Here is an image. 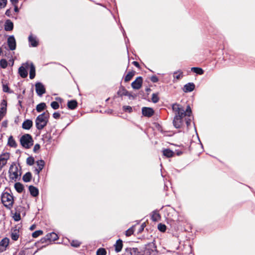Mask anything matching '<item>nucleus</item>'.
Returning a JSON list of instances; mask_svg holds the SVG:
<instances>
[{"mask_svg": "<svg viewBox=\"0 0 255 255\" xmlns=\"http://www.w3.org/2000/svg\"><path fill=\"white\" fill-rule=\"evenodd\" d=\"M150 80L153 83H156L158 81V78L156 76L153 75L151 77Z\"/></svg>", "mask_w": 255, "mask_h": 255, "instance_id": "48", "label": "nucleus"}, {"mask_svg": "<svg viewBox=\"0 0 255 255\" xmlns=\"http://www.w3.org/2000/svg\"><path fill=\"white\" fill-rule=\"evenodd\" d=\"M30 71H29V78L33 79L35 76V67L32 63L29 64Z\"/></svg>", "mask_w": 255, "mask_h": 255, "instance_id": "21", "label": "nucleus"}, {"mask_svg": "<svg viewBox=\"0 0 255 255\" xmlns=\"http://www.w3.org/2000/svg\"><path fill=\"white\" fill-rule=\"evenodd\" d=\"M6 163V160H0V169H1Z\"/></svg>", "mask_w": 255, "mask_h": 255, "instance_id": "53", "label": "nucleus"}, {"mask_svg": "<svg viewBox=\"0 0 255 255\" xmlns=\"http://www.w3.org/2000/svg\"><path fill=\"white\" fill-rule=\"evenodd\" d=\"M40 145L39 144H36L33 147V151L36 152L40 149Z\"/></svg>", "mask_w": 255, "mask_h": 255, "instance_id": "51", "label": "nucleus"}, {"mask_svg": "<svg viewBox=\"0 0 255 255\" xmlns=\"http://www.w3.org/2000/svg\"><path fill=\"white\" fill-rule=\"evenodd\" d=\"M13 218L15 221H18L20 220V215L19 213H15Z\"/></svg>", "mask_w": 255, "mask_h": 255, "instance_id": "47", "label": "nucleus"}, {"mask_svg": "<svg viewBox=\"0 0 255 255\" xmlns=\"http://www.w3.org/2000/svg\"><path fill=\"white\" fill-rule=\"evenodd\" d=\"M9 177L16 181L21 174V168L18 164H12L9 169Z\"/></svg>", "mask_w": 255, "mask_h": 255, "instance_id": "3", "label": "nucleus"}, {"mask_svg": "<svg viewBox=\"0 0 255 255\" xmlns=\"http://www.w3.org/2000/svg\"><path fill=\"white\" fill-rule=\"evenodd\" d=\"M71 245L74 247H78L81 245V243L78 241L75 240L71 242Z\"/></svg>", "mask_w": 255, "mask_h": 255, "instance_id": "44", "label": "nucleus"}, {"mask_svg": "<svg viewBox=\"0 0 255 255\" xmlns=\"http://www.w3.org/2000/svg\"><path fill=\"white\" fill-rule=\"evenodd\" d=\"M191 71L197 74L202 75L204 74V70L199 67H192Z\"/></svg>", "mask_w": 255, "mask_h": 255, "instance_id": "29", "label": "nucleus"}, {"mask_svg": "<svg viewBox=\"0 0 255 255\" xmlns=\"http://www.w3.org/2000/svg\"><path fill=\"white\" fill-rule=\"evenodd\" d=\"M158 229L160 231L164 232L165 231V230L166 229V227L165 225L162 224H159L158 225Z\"/></svg>", "mask_w": 255, "mask_h": 255, "instance_id": "41", "label": "nucleus"}, {"mask_svg": "<svg viewBox=\"0 0 255 255\" xmlns=\"http://www.w3.org/2000/svg\"><path fill=\"white\" fill-rule=\"evenodd\" d=\"M7 44L9 50L13 51L16 49V40L13 35H10L8 37Z\"/></svg>", "mask_w": 255, "mask_h": 255, "instance_id": "9", "label": "nucleus"}, {"mask_svg": "<svg viewBox=\"0 0 255 255\" xmlns=\"http://www.w3.org/2000/svg\"><path fill=\"white\" fill-rule=\"evenodd\" d=\"M172 108L175 114L174 117L183 118L186 117L185 111L181 105L175 103L172 105Z\"/></svg>", "mask_w": 255, "mask_h": 255, "instance_id": "6", "label": "nucleus"}, {"mask_svg": "<svg viewBox=\"0 0 255 255\" xmlns=\"http://www.w3.org/2000/svg\"><path fill=\"white\" fill-rule=\"evenodd\" d=\"M159 97L158 93H153L152 94L151 100L154 103H157L159 101Z\"/></svg>", "mask_w": 255, "mask_h": 255, "instance_id": "34", "label": "nucleus"}, {"mask_svg": "<svg viewBox=\"0 0 255 255\" xmlns=\"http://www.w3.org/2000/svg\"><path fill=\"white\" fill-rule=\"evenodd\" d=\"M191 113H192L191 109L190 107L188 105V106H187L186 111H185L186 117L187 116V117H190Z\"/></svg>", "mask_w": 255, "mask_h": 255, "instance_id": "42", "label": "nucleus"}, {"mask_svg": "<svg viewBox=\"0 0 255 255\" xmlns=\"http://www.w3.org/2000/svg\"><path fill=\"white\" fill-rule=\"evenodd\" d=\"M11 10L9 9H8L6 10L5 14L6 15L9 17L11 15Z\"/></svg>", "mask_w": 255, "mask_h": 255, "instance_id": "54", "label": "nucleus"}, {"mask_svg": "<svg viewBox=\"0 0 255 255\" xmlns=\"http://www.w3.org/2000/svg\"><path fill=\"white\" fill-rule=\"evenodd\" d=\"M7 144L8 145L12 147H16L17 144L12 136L11 135L8 137Z\"/></svg>", "mask_w": 255, "mask_h": 255, "instance_id": "26", "label": "nucleus"}, {"mask_svg": "<svg viewBox=\"0 0 255 255\" xmlns=\"http://www.w3.org/2000/svg\"><path fill=\"white\" fill-rule=\"evenodd\" d=\"M142 83V77H138L133 82H132L131 85L133 89L138 90L141 88Z\"/></svg>", "mask_w": 255, "mask_h": 255, "instance_id": "11", "label": "nucleus"}, {"mask_svg": "<svg viewBox=\"0 0 255 255\" xmlns=\"http://www.w3.org/2000/svg\"><path fill=\"white\" fill-rule=\"evenodd\" d=\"M9 55H10V53L9 52L8 53H7V52H5V53L4 54V55L5 56H7L8 57H9Z\"/></svg>", "mask_w": 255, "mask_h": 255, "instance_id": "61", "label": "nucleus"}, {"mask_svg": "<svg viewBox=\"0 0 255 255\" xmlns=\"http://www.w3.org/2000/svg\"><path fill=\"white\" fill-rule=\"evenodd\" d=\"M4 27L5 31H11L13 28V23L10 20L7 19L5 21Z\"/></svg>", "mask_w": 255, "mask_h": 255, "instance_id": "17", "label": "nucleus"}, {"mask_svg": "<svg viewBox=\"0 0 255 255\" xmlns=\"http://www.w3.org/2000/svg\"><path fill=\"white\" fill-rule=\"evenodd\" d=\"M7 103L4 100H3L1 103V108H0V115L4 116L6 113Z\"/></svg>", "mask_w": 255, "mask_h": 255, "instance_id": "19", "label": "nucleus"}, {"mask_svg": "<svg viewBox=\"0 0 255 255\" xmlns=\"http://www.w3.org/2000/svg\"><path fill=\"white\" fill-rule=\"evenodd\" d=\"M14 188L15 189V190L18 192V193H21L22 192V191H23V185L19 183V182H17V183H16L14 185Z\"/></svg>", "mask_w": 255, "mask_h": 255, "instance_id": "31", "label": "nucleus"}, {"mask_svg": "<svg viewBox=\"0 0 255 255\" xmlns=\"http://www.w3.org/2000/svg\"><path fill=\"white\" fill-rule=\"evenodd\" d=\"M29 190L30 194L33 197H36L38 195V190L37 188L33 186H30L29 187Z\"/></svg>", "mask_w": 255, "mask_h": 255, "instance_id": "22", "label": "nucleus"}, {"mask_svg": "<svg viewBox=\"0 0 255 255\" xmlns=\"http://www.w3.org/2000/svg\"><path fill=\"white\" fill-rule=\"evenodd\" d=\"M12 4L15 5L17 2L18 0H10Z\"/></svg>", "mask_w": 255, "mask_h": 255, "instance_id": "57", "label": "nucleus"}, {"mask_svg": "<svg viewBox=\"0 0 255 255\" xmlns=\"http://www.w3.org/2000/svg\"><path fill=\"white\" fill-rule=\"evenodd\" d=\"M182 118L174 117L173 121L174 127L176 128H180L183 124Z\"/></svg>", "mask_w": 255, "mask_h": 255, "instance_id": "13", "label": "nucleus"}, {"mask_svg": "<svg viewBox=\"0 0 255 255\" xmlns=\"http://www.w3.org/2000/svg\"><path fill=\"white\" fill-rule=\"evenodd\" d=\"M11 238L14 241H17L19 238V231L14 230L11 233Z\"/></svg>", "mask_w": 255, "mask_h": 255, "instance_id": "32", "label": "nucleus"}, {"mask_svg": "<svg viewBox=\"0 0 255 255\" xmlns=\"http://www.w3.org/2000/svg\"><path fill=\"white\" fill-rule=\"evenodd\" d=\"M60 114L58 112H55L53 114V117L55 119H58L60 118Z\"/></svg>", "mask_w": 255, "mask_h": 255, "instance_id": "52", "label": "nucleus"}, {"mask_svg": "<svg viewBox=\"0 0 255 255\" xmlns=\"http://www.w3.org/2000/svg\"><path fill=\"white\" fill-rule=\"evenodd\" d=\"M28 41L29 43V46L36 47L38 44V41L37 40L36 37L30 34L28 37Z\"/></svg>", "mask_w": 255, "mask_h": 255, "instance_id": "14", "label": "nucleus"}, {"mask_svg": "<svg viewBox=\"0 0 255 255\" xmlns=\"http://www.w3.org/2000/svg\"><path fill=\"white\" fill-rule=\"evenodd\" d=\"M146 91V92H148V91H151V89L149 88H147L146 89H145Z\"/></svg>", "mask_w": 255, "mask_h": 255, "instance_id": "64", "label": "nucleus"}, {"mask_svg": "<svg viewBox=\"0 0 255 255\" xmlns=\"http://www.w3.org/2000/svg\"><path fill=\"white\" fill-rule=\"evenodd\" d=\"M43 234V231L41 230H37L33 232L32 234V236L33 238H37L40 235H42Z\"/></svg>", "mask_w": 255, "mask_h": 255, "instance_id": "37", "label": "nucleus"}, {"mask_svg": "<svg viewBox=\"0 0 255 255\" xmlns=\"http://www.w3.org/2000/svg\"><path fill=\"white\" fill-rule=\"evenodd\" d=\"M35 228V225H33L30 227V230H33Z\"/></svg>", "mask_w": 255, "mask_h": 255, "instance_id": "59", "label": "nucleus"}, {"mask_svg": "<svg viewBox=\"0 0 255 255\" xmlns=\"http://www.w3.org/2000/svg\"><path fill=\"white\" fill-rule=\"evenodd\" d=\"M31 179V174L30 172H27L23 176V180L24 182H27L30 181Z\"/></svg>", "mask_w": 255, "mask_h": 255, "instance_id": "33", "label": "nucleus"}, {"mask_svg": "<svg viewBox=\"0 0 255 255\" xmlns=\"http://www.w3.org/2000/svg\"><path fill=\"white\" fill-rule=\"evenodd\" d=\"M49 118L48 111L43 113L37 116L35 120V125L38 130L42 129L47 124Z\"/></svg>", "mask_w": 255, "mask_h": 255, "instance_id": "2", "label": "nucleus"}, {"mask_svg": "<svg viewBox=\"0 0 255 255\" xmlns=\"http://www.w3.org/2000/svg\"><path fill=\"white\" fill-rule=\"evenodd\" d=\"M0 66L2 68H6L7 66V62L5 59H2L0 60Z\"/></svg>", "mask_w": 255, "mask_h": 255, "instance_id": "36", "label": "nucleus"}, {"mask_svg": "<svg viewBox=\"0 0 255 255\" xmlns=\"http://www.w3.org/2000/svg\"><path fill=\"white\" fill-rule=\"evenodd\" d=\"M33 125V122L30 120H26L23 122L22 125V128L24 129H29Z\"/></svg>", "mask_w": 255, "mask_h": 255, "instance_id": "20", "label": "nucleus"}, {"mask_svg": "<svg viewBox=\"0 0 255 255\" xmlns=\"http://www.w3.org/2000/svg\"><path fill=\"white\" fill-rule=\"evenodd\" d=\"M106 252L104 249H99L97 252V255H106Z\"/></svg>", "mask_w": 255, "mask_h": 255, "instance_id": "43", "label": "nucleus"}, {"mask_svg": "<svg viewBox=\"0 0 255 255\" xmlns=\"http://www.w3.org/2000/svg\"><path fill=\"white\" fill-rule=\"evenodd\" d=\"M185 122H186V126H187V127H188L190 125V124H191V120L189 118V117H188L187 118H185Z\"/></svg>", "mask_w": 255, "mask_h": 255, "instance_id": "49", "label": "nucleus"}, {"mask_svg": "<svg viewBox=\"0 0 255 255\" xmlns=\"http://www.w3.org/2000/svg\"><path fill=\"white\" fill-rule=\"evenodd\" d=\"M2 90H3V91L4 92H6V93H11V91H10L8 86L6 85L3 84Z\"/></svg>", "mask_w": 255, "mask_h": 255, "instance_id": "45", "label": "nucleus"}, {"mask_svg": "<svg viewBox=\"0 0 255 255\" xmlns=\"http://www.w3.org/2000/svg\"><path fill=\"white\" fill-rule=\"evenodd\" d=\"M7 3V0H0V8L5 7Z\"/></svg>", "mask_w": 255, "mask_h": 255, "instance_id": "46", "label": "nucleus"}, {"mask_svg": "<svg viewBox=\"0 0 255 255\" xmlns=\"http://www.w3.org/2000/svg\"><path fill=\"white\" fill-rule=\"evenodd\" d=\"M134 232V226L128 229L126 232V235L128 237L131 236Z\"/></svg>", "mask_w": 255, "mask_h": 255, "instance_id": "38", "label": "nucleus"}, {"mask_svg": "<svg viewBox=\"0 0 255 255\" xmlns=\"http://www.w3.org/2000/svg\"><path fill=\"white\" fill-rule=\"evenodd\" d=\"M27 163L29 165H35V172L38 174L40 171L43 169L45 163L44 160H27Z\"/></svg>", "mask_w": 255, "mask_h": 255, "instance_id": "7", "label": "nucleus"}, {"mask_svg": "<svg viewBox=\"0 0 255 255\" xmlns=\"http://www.w3.org/2000/svg\"><path fill=\"white\" fill-rule=\"evenodd\" d=\"M51 106L54 110H57L59 107V104L57 102L53 101L51 102Z\"/></svg>", "mask_w": 255, "mask_h": 255, "instance_id": "39", "label": "nucleus"}, {"mask_svg": "<svg viewBox=\"0 0 255 255\" xmlns=\"http://www.w3.org/2000/svg\"><path fill=\"white\" fill-rule=\"evenodd\" d=\"M47 239L49 240L50 241H55L57 240L58 238V235L54 233H51L47 235L46 236Z\"/></svg>", "mask_w": 255, "mask_h": 255, "instance_id": "23", "label": "nucleus"}, {"mask_svg": "<svg viewBox=\"0 0 255 255\" xmlns=\"http://www.w3.org/2000/svg\"><path fill=\"white\" fill-rule=\"evenodd\" d=\"M46 108L45 103H41L36 106V110L37 112H41Z\"/></svg>", "mask_w": 255, "mask_h": 255, "instance_id": "27", "label": "nucleus"}, {"mask_svg": "<svg viewBox=\"0 0 255 255\" xmlns=\"http://www.w3.org/2000/svg\"><path fill=\"white\" fill-rule=\"evenodd\" d=\"M123 109L125 112H128L129 113L132 112V108L131 107L129 106H124L123 107Z\"/></svg>", "mask_w": 255, "mask_h": 255, "instance_id": "40", "label": "nucleus"}, {"mask_svg": "<svg viewBox=\"0 0 255 255\" xmlns=\"http://www.w3.org/2000/svg\"><path fill=\"white\" fill-rule=\"evenodd\" d=\"M35 90L37 94L39 96H41L46 92L45 88L41 82H37L35 84Z\"/></svg>", "mask_w": 255, "mask_h": 255, "instance_id": "10", "label": "nucleus"}, {"mask_svg": "<svg viewBox=\"0 0 255 255\" xmlns=\"http://www.w3.org/2000/svg\"><path fill=\"white\" fill-rule=\"evenodd\" d=\"M151 219L153 221H158L160 219V216L157 212L154 211L152 213Z\"/></svg>", "mask_w": 255, "mask_h": 255, "instance_id": "28", "label": "nucleus"}, {"mask_svg": "<svg viewBox=\"0 0 255 255\" xmlns=\"http://www.w3.org/2000/svg\"><path fill=\"white\" fill-rule=\"evenodd\" d=\"M14 9V11L15 12H18V8L17 7V6H15Z\"/></svg>", "mask_w": 255, "mask_h": 255, "instance_id": "60", "label": "nucleus"}, {"mask_svg": "<svg viewBox=\"0 0 255 255\" xmlns=\"http://www.w3.org/2000/svg\"><path fill=\"white\" fill-rule=\"evenodd\" d=\"M183 76V73L181 71H176L173 73V77L177 79H180Z\"/></svg>", "mask_w": 255, "mask_h": 255, "instance_id": "35", "label": "nucleus"}, {"mask_svg": "<svg viewBox=\"0 0 255 255\" xmlns=\"http://www.w3.org/2000/svg\"><path fill=\"white\" fill-rule=\"evenodd\" d=\"M29 63L28 62L22 63V65L18 69V74L22 78L27 76L28 72L27 69L29 68Z\"/></svg>", "mask_w": 255, "mask_h": 255, "instance_id": "8", "label": "nucleus"}, {"mask_svg": "<svg viewBox=\"0 0 255 255\" xmlns=\"http://www.w3.org/2000/svg\"><path fill=\"white\" fill-rule=\"evenodd\" d=\"M195 86L193 83H188L184 86L183 90L185 92H190L195 89Z\"/></svg>", "mask_w": 255, "mask_h": 255, "instance_id": "18", "label": "nucleus"}, {"mask_svg": "<svg viewBox=\"0 0 255 255\" xmlns=\"http://www.w3.org/2000/svg\"><path fill=\"white\" fill-rule=\"evenodd\" d=\"M142 114L145 117H151L154 114V111L151 108L143 107L142 108Z\"/></svg>", "mask_w": 255, "mask_h": 255, "instance_id": "12", "label": "nucleus"}, {"mask_svg": "<svg viewBox=\"0 0 255 255\" xmlns=\"http://www.w3.org/2000/svg\"><path fill=\"white\" fill-rule=\"evenodd\" d=\"M115 250L116 252H120L123 248V242L121 240H119L117 241L116 244L115 245Z\"/></svg>", "mask_w": 255, "mask_h": 255, "instance_id": "25", "label": "nucleus"}, {"mask_svg": "<svg viewBox=\"0 0 255 255\" xmlns=\"http://www.w3.org/2000/svg\"><path fill=\"white\" fill-rule=\"evenodd\" d=\"M26 159L29 160V159H34L33 157L32 156H28Z\"/></svg>", "mask_w": 255, "mask_h": 255, "instance_id": "62", "label": "nucleus"}, {"mask_svg": "<svg viewBox=\"0 0 255 255\" xmlns=\"http://www.w3.org/2000/svg\"><path fill=\"white\" fill-rule=\"evenodd\" d=\"M134 71L129 72L125 77V81L126 82L129 81L134 76Z\"/></svg>", "mask_w": 255, "mask_h": 255, "instance_id": "30", "label": "nucleus"}, {"mask_svg": "<svg viewBox=\"0 0 255 255\" xmlns=\"http://www.w3.org/2000/svg\"><path fill=\"white\" fill-rule=\"evenodd\" d=\"M132 64L137 68L139 67V63L136 61H133Z\"/></svg>", "mask_w": 255, "mask_h": 255, "instance_id": "56", "label": "nucleus"}, {"mask_svg": "<svg viewBox=\"0 0 255 255\" xmlns=\"http://www.w3.org/2000/svg\"><path fill=\"white\" fill-rule=\"evenodd\" d=\"M20 142L23 147L29 148L33 145V140L30 134H24L20 137Z\"/></svg>", "mask_w": 255, "mask_h": 255, "instance_id": "5", "label": "nucleus"}, {"mask_svg": "<svg viewBox=\"0 0 255 255\" xmlns=\"http://www.w3.org/2000/svg\"><path fill=\"white\" fill-rule=\"evenodd\" d=\"M8 158V157H0V159H7V158Z\"/></svg>", "mask_w": 255, "mask_h": 255, "instance_id": "63", "label": "nucleus"}, {"mask_svg": "<svg viewBox=\"0 0 255 255\" xmlns=\"http://www.w3.org/2000/svg\"><path fill=\"white\" fill-rule=\"evenodd\" d=\"M1 200L3 205L8 209H10L13 204L14 199L12 194L7 192H3L1 197Z\"/></svg>", "mask_w": 255, "mask_h": 255, "instance_id": "4", "label": "nucleus"}, {"mask_svg": "<svg viewBox=\"0 0 255 255\" xmlns=\"http://www.w3.org/2000/svg\"><path fill=\"white\" fill-rule=\"evenodd\" d=\"M67 106L71 110H74L77 107V102L76 100H71L68 101Z\"/></svg>", "mask_w": 255, "mask_h": 255, "instance_id": "24", "label": "nucleus"}, {"mask_svg": "<svg viewBox=\"0 0 255 255\" xmlns=\"http://www.w3.org/2000/svg\"><path fill=\"white\" fill-rule=\"evenodd\" d=\"M7 121H4L2 123V126L3 127H7Z\"/></svg>", "mask_w": 255, "mask_h": 255, "instance_id": "55", "label": "nucleus"}, {"mask_svg": "<svg viewBox=\"0 0 255 255\" xmlns=\"http://www.w3.org/2000/svg\"><path fill=\"white\" fill-rule=\"evenodd\" d=\"M9 239L7 238L3 239L0 242V251L3 252L5 250L6 248L9 244Z\"/></svg>", "mask_w": 255, "mask_h": 255, "instance_id": "15", "label": "nucleus"}, {"mask_svg": "<svg viewBox=\"0 0 255 255\" xmlns=\"http://www.w3.org/2000/svg\"><path fill=\"white\" fill-rule=\"evenodd\" d=\"M117 94L120 96L122 97L123 96H127L128 97H130L131 95L125 89V87L121 86L119 91L117 92Z\"/></svg>", "mask_w": 255, "mask_h": 255, "instance_id": "16", "label": "nucleus"}, {"mask_svg": "<svg viewBox=\"0 0 255 255\" xmlns=\"http://www.w3.org/2000/svg\"><path fill=\"white\" fill-rule=\"evenodd\" d=\"M145 227V223L142 224L138 229V233H141L143 231Z\"/></svg>", "mask_w": 255, "mask_h": 255, "instance_id": "50", "label": "nucleus"}, {"mask_svg": "<svg viewBox=\"0 0 255 255\" xmlns=\"http://www.w3.org/2000/svg\"><path fill=\"white\" fill-rule=\"evenodd\" d=\"M176 147L178 148L176 149L174 151L169 148H163L162 150V153L163 155L166 158H171L174 156V154L179 156L185 153H186L188 151V146H184L183 145L177 146Z\"/></svg>", "mask_w": 255, "mask_h": 255, "instance_id": "1", "label": "nucleus"}, {"mask_svg": "<svg viewBox=\"0 0 255 255\" xmlns=\"http://www.w3.org/2000/svg\"><path fill=\"white\" fill-rule=\"evenodd\" d=\"M1 47H2V48H4V49H5L6 50H9V49H8V48H7V46L5 45V43H4V44L2 45V46H1Z\"/></svg>", "mask_w": 255, "mask_h": 255, "instance_id": "58", "label": "nucleus"}]
</instances>
